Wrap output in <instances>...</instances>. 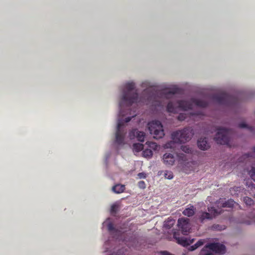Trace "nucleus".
Instances as JSON below:
<instances>
[{
  "mask_svg": "<svg viewBox=\"0 0 255 255\" xmlns=\"http://www.w3.org/2000/svg\"><path fill=\"white\" fill-rule=\"evenodd\" d=\"M193 132L190 128H186L184 129L173 132L171 134L172 140L167 142L165 144L166 148L174 147L175 143H184L189 141L192 137Z\"/></svg>",
  "mask_w": 255,
  "mask_h": 255,
  "instance_id": "f257e3e1",
  "label": "nucleus"
},
{
  "mask_svg": "<svg viewBox=\"0 0 255 255\" xmlns=\"http://www.w3.org/2000/svg\"><path fill=\"white\" fill-rule=\"evenodd\" d=\"M233 134V131L231 129L219 128L214 138L217 143L222 145H227L231 146V138Z\"/></svg>",
  "mask_w": 255,
  "mask_h": 255,
  "instance_id": "f03ea898",
  "label": "nucleus"
},
{
  "mask_svg": "<svg viewBox=\"0 0 255 255\" xmlns=\"http://www.w3.org/2000/svg\"><path fill=\"white\" fill-rule=\"evenodd\" d=\"M134 88L135 85L133 82L128 83L125 85V90L124 91L122 100L128 103V106H130L137 100L138 94L136 91L131 93Z\"/></svg>",
  "mask_w": 255,
  "mask_h": 255,
  "instance_id": "7ed1b4c3",
  "label": "nucleus"
},
{
  "mask_svg": "<svg viewBox=\"0 0 255 255\" xmlns=\"http://www.w3.org/2000/svg\"><path fill=\"white\" fill-rule=\"evenodd\" d=\"M193 104L202 108H205L208 105L206 101L196 99H192L191 101H178L175 105L182 110L187 111L192 109Z\"/></svg>",
  "mask_w": 255,
  "mask_h": 255,
  "instance_id": "20e7f679",
  "label": "nucleus"
},
{
  "mask_svg": "<svg viewBox=\"0 0 255 255\" xmlns=\"http://www.w3.org/2000/svg\"><path fill=\"white\" fill-rule=\"evenodd\" d=\"M213 99L218 104L227 106H233L238 102V99L235 97L226 93H220L214 95Z\"/></svg>",
  "mask_w": 255,
  "mask_h": 255,
  "instance_id": "39448f33",
  "label": "nucleus"
},
{
  "mask_svg": "<svg viewBox=\"0 0 255 255\" xmlns=\"http://www.w3.org/2000/svg\"><path fill=\"white\" fill-rule=\"evenodd\" d=\"M148 128L151 134L153 135L154 138L159 139L163 137L164 132L160 122L153 121L148 124Z\"/></svg>",
  "mask_w": 255,
  "mask_h": 255,
  "instance_id": "423d86ee",
  "label": "nucleus"
},
{
  "mask_svg": "<svg viewBox=\"0 0 255 255\" xmlns=\"http://www.w3.org/2000/svg\"><path fill=\"white\" fill-rule=\"evenodd\" d=\"M208 211L209 212L200 211L198 213V219L201 223H204L207 220H211L220 214V212L213 207H208Z\"/></svg>",
  "mask_w": 255,
  "mask_h": 255,
  "instance_id": "0eeeda50",
  "label": "nucleus"
},
{
  "mask_svg": "<svg viewBox=\"0 0 255 255\" xmlns=\"http://www.w3.org/2000/svg\"><path fill=\"white\" fill-rule=\"evenodd\" d=\"M123 126V123L121 120H119L118 121L117 131L116 134V142L118 144H123L125 139V132L121 129V127Z\"/></svg>",
  "mask_w": 255,
  "mask_h": 255,
  "instance_id": "6e6552de",
  "label": "nucleus"
},
{
  "mask_svg": "<svg viewBox=\"0 0 255 255\" xmlns=\"http://www.w3.org/2000/svg\"><path fill=\"white\" fill-rule=\"evenodd\" d=\"M178 226L181 229L182 233L186 235L190 229L189 219L187 218H181L178 220Z\"/></svg>",
  "mask_w": 255,
  "mask_h": 255,
  "instance_id": "1a4fd4ad",
  "label": "nucleus"
},
{
  "mask_svg": "<svg viewBox=\"0 0 255 255\" xmlns=\"http://www.w3.org/2000/svg\"><path fill=\"white\" fill-rule=\"evenodd\" d=\"M206 248H208L216 253L223 254L225 252L226 247L223 245L218 243H211L205 246Z\"/></svg>",
  "mask_w": 255,
  "mask_h": 255,
  "instance_id": "9d476101",
  "label": "nucleus"
},
{
  "mask_svg": "<svg viewBox=\"0 0 255 255\" xmlns=\"http://www.w3.org/2000/svg\"><path fill=\"white\" fill-rule=\"evenodd\" d=\"M129 136L131 139L136 137L138 141L143 142L145 137V133L143 131L138 130L137 129H133L129 132Z\"/></svg>",
  "mask_w": 255,
  "mask_h": 255,
  "instance_id": "9b49d317",
  "label": "nucleus"
},
{
  "mask_svg": "<svg viewBox=\"0 0 255 255\" xmlns=\"http://www.w3.org/2000/svg\"><path fill=\"white\" fill-rule=\"evenodd\" d=\"M179 235L177 234L176 232H174L173 233V237L176 240L177 243L184 247L190 245V244L193 243L194 241V239L189 240L184 237H179Z\"/></svg>",
  "mask_w": 255,
  "mask_h": 255,
  "instance_id": "f8f14e48",
  "label": "nucleus"
},
{
  "mask_svg": "<svg viewBox=\"0 0 255 255\" xmlns=\"http://www.w3.org/2000/svg\"><path fill=\"white\" fill-rule=\"evenodd\" d=\"M163 160L165 164L172 165L175 161V157L173 154L166 153L163 156Z\"/></svg>",
  "mask_w": 255,
  "mask_h": 255,
  "instance_id": "ddd939ff",
  "label": "nucleus"
},
{
  "mask_svg": "<svg viewBox=\"0 0 255 255\" xmlns=\"http://www.w3.org/2000/svg\"><path fill=\"white\" fill-rule=\"evenodd\" d=\"M197 145L198 147L202 150H207L210 147L209 144L208 143L207 139L205 137L200 138L198 140Z\"/></svg>",
  "mask_w": 255,
  "mask_h": 255,
  "instance_id": "4468645a",
  "label": "nucleus"
},
{
  "mask_svg": "<svg viewBox=\"0 0 255 255\" xmlns=\"http://www.w3.org/2000/svg\"><path fill=\"white\" fill-rule=\"evenodd\" d=\"M126 187L124 185L117 184L112 187V191L117 194L123 193L125 190Z\"/></svg>",
  "mask_w": 255,
  "mask_h": 255,
  "instance_id": "2eb2a0df",
  "label": "nucleus"
},
{
  "mask_svg": "<svg viewBox=\"0 0 255 255\" xmlns=\"http://www.w3.org/2000/svg\"><path fill=\"white\" fill-rule=\"evenodd\" d=\"M182 213L185 216L191 217L195 214V208L193 206L191 205L190 207L185 209Z\"/></svg>",
  "mask_w": 255,
  "mask_h": 255,
  "instance_id": "dca6fc26",
  "label": "nucleus"
},
{
  "mask_svg": "<svg viewBox=\"0 0 255 255\" xmlns=\"http://www.w3.org/2000/svg\"><path fill=\"white\" fill-rule=\"evenodd\" d=\"M180 93V89H179L176 87H174L172 88H171L169 91H168L165 93V97L167 98L170 95H174L175 94H177V93Z\"/></svg>",
  "mask_w": 255,
  "mask_h": 255,
  "instance_id": "f3484780",
  "label": "nucleus"
},
{
  "mask_svg": "<svg viewBox=\"0 0 255 255\" xmlns=\"http://www.w3.org/2000/svg\"><path fill=\"white\" fill-rule=\"evenodd\" d=\"M235 201L232 199H229L224 202L222 203V206L224 208H231L233 207L235 204Z\"/></svg>",
  "mask_w": 255,
  "mask_h": 255,
  "instance_id": "a211bd4d",
  "label": "nucleus"
},
{
  "mask_svg": "<svg viewBox=\"0 0 255 255\" xmlns=\"http://www.w3.org/2000/svg\"><path fill=\"white\" fill-rule=\"evenodd\" d=\"M204 243V241L203 240H199L195 244L189 247V250L193 251L197 249L198 247L202 246Z\"/></svg>",
  "mask_w": 255,
  "mask_h": 255,
  "instance_id": "6ab92c4d",
  "label": "nucleus"
},
{
  "mask_svg": "<svg viewBox=\"0 0 255 255\" xmlns=\"http://www.w3.org/2000/svg\"><path fill=\"white\" fill-rule=\"evenodd\" d=\"M247 172L251 177L255 181V165H252L251 167V169H247Z\"/></svg>",
  "mask_w": 255,
  "mask_h": 255,
  "instance_id": "aec40b11",
  "label": "nucleus"
},
{
  "mask_svg": "<svg viewBox=\"0 0 255 255\" xmlns=\"http://www.w3.org/2000/svg\"><path fill=\"white\" fill-rule=\"evenodd\" d=\"M167 111L170 113L176 112V107L172 102H169L167 106Z\"/></svg>",
  "mask_w": 255,
  "mask_h": 255,
  "instance_id": "412c9836",
  "label": "nucleus"
},
{
  "mask_svg": "<svg viewBox=\"0 0 255 255\" xmlns=\"http://www.w3.org/2000/svg\"><path fill=\"white\" fill-rule=\"evenodd\" d=\"M133 149L135 151L139 152L143 149V145L139 143H134L133 144Z\"/></svg>",
  "mask_w": 255,
  "mask_h": 255,
  "instance_id": "4be33fe9",
  "label": "nucleus"
},
{
  "mask_svg": "<svg viewBox=\"0 0 255 255\" xmlns=\"http://www.w3.org/2000/svg\"><path fill=\"white\" fill-rule=\"evenodd\" d=\"M175 221L174 220L168 219L167 221H165L164 226L167 229H170L172 227Z\"/></svg>",
  "mask_w": 255,
  "mask_h": 255,
  "instance_id": "5701e85b",
  "label": "nucleus"
},
{
  "mask_svg": "<svg viewBox=\"0 0 255 255\" xmlns=\"http://www.w3.org/2000/svg\"><path fill=\"white\" fill-rule=\"evenodd\" d=\"M142 154L145 157L150 158L153 155V152L151 149L147 148L143 151Z\"/></svg>",
  "mask_w": 255,
  "mask_h": 255,
  "instance_id": "b1692460",
  "label": "nucleus"
},
{
  "mask_svg": "<svg viewBox=\"0 0 255 255\" xmlns=\"http://www.w3.org/2000/svg\"><path fill=\"white\" fill-rule=\"evenodd\" d=\"M244 202L247 205L251 206L254 204L253 200L249 197H245L244 198Z\"/></svg>",
  "mask_w": 255,
  "mask_h": 255,
  "instance_id": "393cba45",
  "label": "nucleus"
},
{
  "mask_svg": "<svg viewBox=\"0 0 255 255\" xmlns=\"http://www.w3.org/2000/svg\"><path fill=\"white\" fill-rule=\"evenodd\" d=\"M146 144L148 147L152 148L155 150L158 148V145L155 142L148 141L146 142Z\"/></svg>",
  "mask_w": 255,
  "mask_h": 255,
  "instance_id": "a878e982",
  "label": "nucleus"
},
{
  "mask_svg": "<svg viewBox=\"0 0 255 255\" xmlns=\"http://www.w3.org/2000/svg\"><path fill=\"white\" fill-rule=\"evenodd\" d=\"M181 149L183 151L188 153H191L192 151V149L187 145L181 146Z\"/></svg>",
  "mask_w": 255,
  "mask_h": 255,
  "instance_id": "bb28decb",
  "label": "nucleus"
},
{
  "mask_svg": "<svg viewBox=\"0 0 255 255\" xmlns=\"http://www.w3.org/2000/svg\"><path fill=\"white\" fill-rule=\"evenodd\" d=\"M164 177L165 178L171 179L173 177V175L172 172L166 171L164 174Z\"/></svg>",
  "mask_w": 255,
  "mask_h": 255,
  "instance_id": "cd10ccee",
  "label": "nucleus"
},
{
  "mask_svg": "<svg viewBox=\"0 0 255 255\" xmlns=\"http://www.w3.org/2000/svg\"><path fill=\"white\" fill-rule=\"evenodd\" d=\"M212 228L213 230H218V231H221L225 229V228H223L221 226L218 225V224L213 225L212 227Z\"/></svg>",
  "mask_w": 255,
  "mask_h": 255,
  "instance_id": "c85d7f7f",
  "label": "nucleus"
},
{
  "mask_svg": "<svg viewBox=\"0 0 255 255\" xmlns=\"http://www.w3.org/2000/svg\"><path fill=\"white\" fill-rule=\"evenodd\" d=\"M118 206L117 205L114 204L111 206V212L112 213H116L117 212Z\"/></svg>",
  "mask_w": 255,
  "mask_h": 255,
  "instance_id": "c756f323",
  "label": "nucleus"
},
{
  "mask_svg": "<svg viewBox=\"0 0 255 255\" xmlns=\"http://www.w3.org/2000/svg\"><path fill=\"white\" fill-rule=\"evenodd\" d=\"M108 230L110 232L115 231L116 229L115 228L114 225L112 223H110L108 225Z\"/></svg>",
  "mask_w": 255,
  "mask_h": 255,
  "instance_id": "7c9ffc66",
  "label": "nucleus"
},
{
  "mask_svg": "<svg viewBox=\"0 0 255 255\" xmlns=\"http://www.w3.org/2000/svg\"><path fill=\"white\" fill-rule=\"evenodd\" d=\"M251 157H252V155L251 153H247V154H244L243 157H242V158H244V159H248L247 161H250L251 160Z\"/></svg>",
  "mask_w": 255,
  "mask_h": 255,
  "instance_id": "2f4dec72",
  "label": "nucleus"
},
{
  "mask_svg": "<svg viewBox=\"0 0 255 255\" xmlns=\"http://www.w3.org/2000/svg\"><path fill=\"white\" fill-rule=\"evenodd\" d=\"M138 186L140 188L144 189L145 188V184L143 181H140L138 183Z\"/></svg>",
  "mask_w": 255,
  "mask_h": 255,
  "instance_id": "473e14b6",
  "label": "nucleus"
},
{
  "mask_svg": "<svg viewBox=\"0 0 255 255\" xmlns=\"http://www.w3.org/2000/svg\"><path fill=\"white\" fill-rule=\"evenodd\" d=\"M251 188L252 192H251L250 194L255 198V185L254 184H251Z\"/></svg>",
  "mask_w": 255,
  "mask_h": 255,
  "instance_id": "72a5a7b5",
  "label": "nucleus"
},
{
  "mask_svg": "<svg viewBox=\"0 0 255 255\" xmlns=\"http://www.w3.org/2000/svg\"><path fill=\"white\" fill-rule=\"evenodd\" d=\"M186 118V116L184 114H180L178 116V120L181 121H184Z\"/></svg>",
  "mask_w": 255,
  "mask_h": 255,
  "instance_id": "f704fd0d",
  "label": "nucleus"
},
{
  "mask_svg": "<svg viewBox=\"0 0 255 255\" xmlns=\"http://www.w3.org/2000/svg\"><path fill=\"white\" fill-rule=\"evenodd\" d=\"M131 120V117H127L125 119V121H124L122 119H119V120H121L122 121V122L123 123V124H124V123H128L129 122L130 120Z\"/></svg>",
  "mask_w": 255,
  "mask_h": 255,
  "instance_id": "c9c22d12",
  "label": "nucleus"
},
{
  "mask_svg": "<svg viewBox=\"0 0 255 255\" xmlns=\"http://www.w3.org/2000/svg\"><path fill=\"white\" fill-rule=\"evenodd\" d=\"M137 176H138V177L139 178H146V174L143 173V172H140V173H139L138 174H137Z\"/></svg>",
  "mask_w": 255,
  "mask_h": 255,
  "instance_id": "e433bc0d",
  "label": "nucleus"
},
{
  "mask_svg": "<svg viewBox=\"0 0 255 255\" xmlns=\"http://www.w3.org/2000/svg\"><path fill=\"white\" fill-rule=\"evenodd\" d=\"M239 127L240 128H248V126L245 123H240L239 124Z\"/></svg>",
  "mask_w": 255,
  "mask_h": 255,
  "instance_id": "4c0bfd02",
  "label": "nucleus"
},
{
  "mask_svg": "<svg viewBox=\"0 0 255 255\" xmlns=\"http://www.w3.org/2000/svg\"><path fill=\"white\" fill-rule=\"evenodd\" d=\"M252 222L255 223V215L252 219V221H246V222H245V223H246V224H248V225H250V224H251V223Z\"/></svg>",
  "mask_w": 255,
  "mask_h": 255,
  "instance_id": "58836bf2",
  "label": "nucleus"
},
{
  "mask_svg": "<svg viewBox=\"0 0 255 255\" xmlns=\"http://www.w3.org/2000/svg\"><path fill=\"white\" fill-rule=\"evenodd\" d=\"M204 250H202L201 251V254H202V255H214L211 252H207L206 253H205V254H203V252H204Z\"/></svg>",
  "mask_w": 255,
  "mask_h": 255,
  "instance_id": "ea45409f",
  "label": "nucleus"
},
{
  "mask_svg": "<svg viewBox=\"0 0 255 255\" xmlns=\"http://www.w3.org/2000/svg\"><path fill=\"white\" fill-rule=\"evenodd\" d=\"M120 115L124 116V114H123L122 110V103H121L120 104Z\"/></svg>",
  "mask_w": 255,
  "mask_h": 255,
  "instance_id": "a19ab883",
  "label": "nucleus"
},
{
  "mask_svg": "<svg viewBox=\"0 0 255 255\" xmlns=\"http://www.w3.org/2000/svg\"><path fill=\"white\" fill-rule=\"evenodd\" d=\"M223 201L222 199L220 198L218 201V203L219 204L220 202H222Z\"/></svg>",
  "mask_w": 255,
  "mask_h": 255,
  "instance_id": "79ce46f5",
  "label": "nucleus"
},
{
  "mask_svg": "<svg viewBox=\"0 0 255 255\" xmlns=\"http://www.w3.org/2000/svg\"><path fill=\"white\" fill-rule=\"evenodd\" d=\"M253 152H254V153H255V146L253 147Z\"/></svg>",
  "mask_w": 255,
  "mask_h": 255,
  "instance_id": "37998d69",
  "label": "nucleus"
}]
</instances>
